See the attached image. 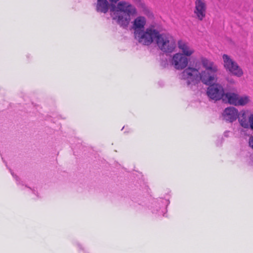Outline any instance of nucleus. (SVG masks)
<instances>
[{
	"label": "nucleus",
	"mask_w": 253,
	"mask_h": 253,
	"mask_svg": "<svg viewBox=\"0 0 253 253\" xmlns=\"http://www.w3.org/2000/svg\"><path fill=\"white\" fill-rule=\"evenodd\" d=\"M201 62L204 70L200 73L195 68L188 67L181 73V80L186 81L188 85L196 84L200 81L209 86L208 87L207 93L211 99L219 100L224 95L223 86L215 84L217 81V73L218 68L217 65L212 61L202 57Z\"/></svg>",
	"instance_id": "nucleus-1"
},
{
	"label": "nucleus",
	"mask_w": 253,
	"mask_h": 253,
	"mask_svg": "<svg viewBox=\"0 0 253 253\" xmlns=\"http://www.w3.org/2000/svg\"><path fill=\"white\" fill-rule=\"evenodd\" d=\"M111 3L110 12L112 19L121 27L126 28L131 21V17L137 14L135 7L126 0H108Z\"/></svg>",
	"instance_id": "nucleus-2"
},
{
	"label": "nucleus",
	"mask_w": 253,
	"mask_h": 253,
	"mask_svg": "<svg viewBox=\"0 0 253 253\" xmlns=\"http://www.w3.org/2000/svg\"><path fill=\"white\" fill-rule=\"evenodd\" d=\"M134 37L139 43L144 45H150L154 40L158 43V30L156 25H150L145 31L135 30Z\"/></svg>",
	"instance_id": "nucleus-3"
},
{
	"label": "nucleus",
	"mask_w": 253,
	"mask_h": 253,
	"mask_svg": "<svg viewBox=\"0 0 253 253\" xmlns=\"http://www.w3.org/2000/svg\"><path fill=\"white\" fill-rule=\"evenodd\" d=\"M159 49L165 53H171L176 46L173 38L168 33H160L159 30Z\"/></svg>",
	"instance_id": "nucleus-4"
},
{
	"label": "nucleus",
	"mask_w": 253,
	"mask_h": 253,
	"mask_svg": "<svg viewBox=\"0 0 253 253\" xmlns=\"http://www.w3.org/2000/svg\"><path fill=\"white\" fill-rule=\"evenodd\" d=\"M222 58L224 67L227 71L237 77L243 76L244 74L243 70L229 56L224 54L222 56Z\"/></svg>",
	"instance_id": "nucleus-5"
},
{
	"label": "nucleus",
	"mask_w": 253,
	"mask_h": 253,
	"mask_svg": "<svg viewBox=\"0 0 253 253\" xmlns=\"http://www.w3.org/2000/svg\"><path fill=\"white\" fill-rule=\"evenodd\" d=\"M188 63V58L180 53H177L174 54L170 61L171 64L176 70L184 69L187 66Z\"/></svg>",
	"instance_id": "nucleus-6"
},
{
	"label": "nucleus",
	"mask_w": 253,
	"mask_h": 253,
	"mask_svg": "<svg viewBox=\"0 0 253 253\" xmlns=\"http://www.w3.org/2000/svg\"><path fill=\"white\" fill-rule=\"evenodd\" d=\"M207 5L205 0H196L194 11L196 17L199 20L202 21L206 17Z\"/></svg>",
	"instance_id": "nucleus-7"
},
{
	"label": "nucleus",
	"mask_w": 253,
	"mask_h": 253,
	"mask_svg": "<svg viewBox=\"0 0 253 253\" xmlns=\"http://www.w3.org/2000/svg\"><path fill=\"white\" fill-rule=\"evenodd\" d=\"M239 111L234 107L226 108L222 114L223 120L228 123H233L236 121L238 117Z\"/></svg>",
	"instance_id": "nucleus-8"
},
{
	"label": "nucleus",
	"mask_w": 253,
	"mask_h": 253,
	"mask_svg": "<svg viewBox=\"0 0 253 253\" xmlns=\"http://www.w3.org/2000/svg\"><path fill=\"white\" fill-rule=\"evenodd\" d=\"M238 115V121L240 126L244 128H248V126L250 125V118L251 117V114H249V112H246L244 110H242L239 112Z\"/></svg>",
	"instance_id": "nucleus-9"
},
{
	"label": "nucleus",
	"mask_w": 253,
	"mask_h": 253,
	"mask_svg": "<svg viewBox=\"0 0 253 253\" xmlns=\"http://www.w3.org/2000/svg\"><path fill=\"white\" fill-rule=\"evenodd\" d=\"M177 44L178 48L181 50L182 54L184 56H190L194 53V50L189 46L187 42L179 40Z\"/></svg>",
	"instance_id": "nucleus-10"
},
{
	"label": "nucleus",
	"mask_w": 253,
	"mask_h": 253,
	"mask_svg": "<svg viewBox=\"0 0 253 253\" xmlns=\"http://www.w3.org/2000/svg\"><path fill=\"white\" fill-rule=\"evenodd\" d=\"M109 5L107 0H97L96 9L98 12L106 13L109 10Z\"/></svg>",
	"instance_id": "nucleus-11"
},
{
	"label": "nucleus",
	"mask_w": 253,
	"mask_h": 253,
	"mask_svg": "<svg viewBox=\"0 0 253 253\" xmlns=\"http://www.w3.org/2000/svg\"><path fill=\"white\" fill-rule=\"evenodd\" d=\"M146 24V19L144 17L139 16L133 21V26L134 32L135 30H141Z\"/></svg>",
	"instance_id": "nucleus-12"
},
{
	"label": "nucleus",
	"mask_w": 253,
	"mask_h": 253,
	"mask_svg": "<svg viewBox=\"0 0 253 253\" xmlns=\"http://www.w3.org/2000/svg\"><path fill=\"white\" fill-rule=\"evenodd\" d=\"M224 96V98L223 99H227L228 102L230 104L237 106L239 96L238 94L233 92H227L225 94Z\"/></svg>",
	"instance_id": "nucleus-13"
},
{
	"label": "nucleus",
	"mask_w": 253,
	"mask_h": 253,
	"mask_svg": "<svg viewBox=\"0 0 253 253\" xmlns=\"http://www.w3.org/2000/svg\"><path fill=\"white\" fill-rule=\"evenodd\" d=\"M249 101V98L248 96H238V100L237 106H244L246 105Z\"/></svg>",
	"instance_id": "nucleus-14"
},
{
	"label": "nucleus",
	"mask_w": 253,
	"mask_h": 253,
	"mask_svg": "<svg viewBox=\"0 0 253 253\" xmlns=\"http://www.w3.org/2000/svg\"><path fill=\"white\" fill-rule=\"evenodd\" d=\"M249 145L253 150V135H251L249 137Z\"/></svg>",
	"instance_id": "nucleus-15"
},
{
	"label": "nucleus",
	"mask_w": 253,
	"mask_h": 253,
	"mask_svg": "<svg viewBox=\"0 0 253 253\" xmlns=\"http://www.w3.org/2000/svg\"><path fill=\"white\" fill-rule=\"evenodd\" d=\"M230 83H234V81H233L232 80H231V81H230Z\"/></svg>",
	"instance_id": "nucleus-16"
}]
</instances>
